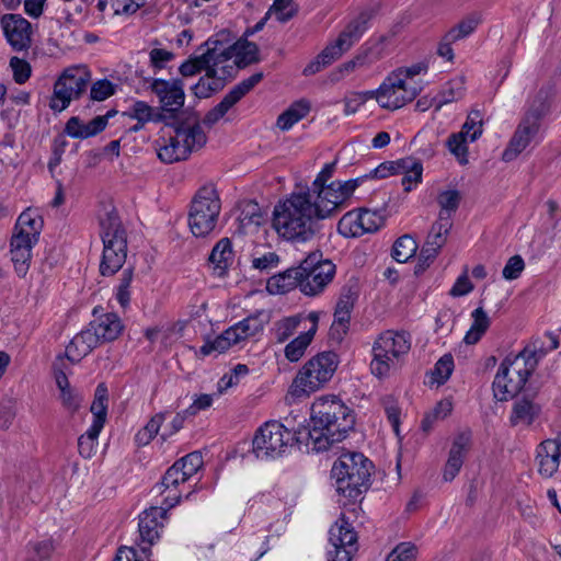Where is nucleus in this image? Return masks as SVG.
I'll return each instance as SVG.
<instances>
[{
    "instance_id": "f257e3e1",
    "label": "nucleus",
    "mask_w": 561,
    "mask_h": 561,
    "mask_svg": "<svg viewBox=\"0 0 561 561\" xmlns=\"http://www.w3.org/2000/svg\"><path fill=\"white\" fill-rule=\"evenodd\" d=\"M322 218L308 194L293 192L273 209L272 227L279 238L300 244L313 240L322 230Z\"/></svg>"
},
{
    "instance_id": "f03ea898",
    "label": "nucleus",
    "mask_w": 561,
    "mask_h": 561,
    "mask_svg": "<svg viewBox=\"0 0 561 561\" xmlns=\"http://www.w3.org/2000/svg\"><path fill=\"white\" fill-rule=\"evenodd\" d=\"M311 427L308 437L312 449L324 451L346 437L355 425L353 411L341 400L319 399L311 407Z\"/></svg>"
},
{
    "instance_id": "7ed1b4c3",
    "label": "nucleus",
    "mask_w": 561,
    "mask_h": 561,
    "mask_svg": "<svg viewBox=\"0 0 561 561\" xmlns=\"http://www.w3.org/2000/svg\"><path fill=\"white\" fill-rule=\"evenodd\" d=\"M546 355L537 342L528 344L516 355H507L501 363L493 380V393L497 401L515 397Z\"/></svg>"
},
{
    "instance_id": "20e7f679",
    "label": "nucleus",
    "mask_w": 561,
    "mask_h": 561,
    "mask_svg": "<svg viewBox=\"0 0 561 561\" xmlns=\"http://www.w3.org/2000/svg\"><path fill=\"white\" fill-rule=\"evenodd\" d=\"M373 470V462L362 453L348 451L334 461L331 478L340 495L356 501L369 489Z\"/></svg>"
},
{
    "instance_id": "39448f33",
    "label": "nucleus",
    "mask_w": 561,
    "mask_h": 561,
    "mask_svg": "<svg viewBox=\"0 0 561 561\" xmlns=\"http://www.w3.org/2000/svg\"><path fill=\"white\" fill-rule=\"evenodd\" d=\"M100 236L103 242V253L100 273L113 276L124 265L127 256L126 231L122 226L114 206H105L99 214Z\"/></svg>"
},
{
    "instance_id": "423d86ee",
    "label": "nucleus",
    "mask_w": 561,
    "mask_h": 561,
    "mask_svg": "<svg viewBox=\"0 0 561 561\" xmlns=\"http://www.w3.org/2000/svg\"><path fill=\"white\" fill-rule=\"evenodd\" d=\"M170 126L173 127L174 134L158 140V157L164 163L185 160L206 144L207 138L197 117L186 121L175 118Z\"/></svg>"
},
{
    "instance_id": "0eeeda50",
    "label": "nucleus",
    "mask_w": 561,
    "mask_h": 561,
    "mask_svg": "<svg viewBox=\"0 0 561 561\" xmlns=\"http://www.w3.org/2000/svg\"><path fill=\"white\" fill-rule=\"evenodd\" d=\"M411 350V336L404 331L387 330L373 345L370 370L382 378L399 369Z\"/></svg>"
},
{
    "instance_id": "6e6552de",
    "label": "nucleus",
    "mask_w": 561,
    "mask_h": 561,
    "mask_svg": "<svg viewBox=\"0 0 561 561\" xmlns=\"http://www.w3.org/2000/svg\"><path fill=\"white\" fill-rule=\"evenodd\" d=\"M221 210V202L214 185L201 187L188 213V226L195 237H206L216 227Z\"/></svg>"
},
{
    "instance_id": "1a4fd4ad",
    "label": "nucleus",
    "mask_w": 561,
    "mask_h": 561,
    "mask_svg": "<svg viewBox=\"0 0 561 561\" xmlns=\"http://www.w3.org/2000/svg\"><path fill=\"white\" fill-rule=\"evenodd\" d=\"M362 185V179L347 181H332L325 186L307 188L302 191L314 203V208L322 220L333 217L339 209L345 206L346 202Z\"/></svg>"
},
{
    "instance_id": "9d476101",
    "label": "nucleus",
    "mask_w": 561,
    "mask_h": 561,
    "mask_svg": "<svg viewBox=\"0 0 561 561\" xmlns=\"http://www.w3.org/2000/svg\"><path fill=\"white\" fill-rule=\"evenodd\" d=\"M91 73L84 66L66 68L54 83V93L49 106L55 112L66 110L72 100L85 92Z\"/></svg>"
},
{
    "instance_id": "9b49d317",
    "label": "nucleus",
    "mask_w": 561,
    "mask_h": 561,
    "mask_svg": "<svg viewBox=\"0 0 561 561\" xmlns=\"http://www.w3.org/2000/svg\"><path fill=\"white\" fill-rule=\"evenodd\" d=\"M295 434L282 423L270 421L264 423L253 438V453L259 459H274L283 455Z\"/></svg>"
},
{
    "instance_id": "f8f14e48",
    "label": "nucleus",
    "mask_w": 561,
    "mask_h": 561,
    "mask_svg": "<svg viewBox=\"0 0 561 561\" xmlns=\"http://www.w3.org/2000/svg\"><path fill=\"white\" fill-rule=\"evenodd\" d=\"M321 256V253L312 252L300 263V291L306 296L321 294L335 275V265Z\"/></svg>"
},
{
    "instance_id": "ddd939ff",
    "label": "nucleus",
    "mask_w": 561,
    "mask_h": 561,
    "mask_svg": "<svg viewBox=\"0 0 561 561\" xmlns=\"http://www.w3.org/2000/svg\"><path fill=\"white\" fill-rule=\"evenodd\" d=\"M420 92L421 85L416 82H405L390 73L381 85L370 93L381 107L397 110L413 101Z\"/></svg>"
},
{
    "instance_id": "4468645a",
    "label": "nucleus",
    "mask_w": 561,
    "mask_h": 561,
    "mask_svg": "<svg viewBox=\"0 0 561 561\" xmlns=\"http://www.w3.org/2000/svg\"><path fill=\"white\" fill-rule=\"evenodd\" d=\"M383 224L385 217L380 211L359 208L342 216L337 224V231L346 238H357L376 232Z\"/></svg>"
},
{
    "instance_id": "2eb2a0df",
    "label": "nucleus",
    "mask_w": 561,
    "mask_h": 561,
    "mask_svg": "<svg viewBox=\"0 0 561 561\" xmlns=\"http://www.w3.org/2000/svg\"><path fill=\"white\" fill-rule=\"evenodd\" d=\"M541 121L534 115H524L517 125L507 147L503 151L502 159L505 162L513 161L529 146H536L541 140Z\"/></svg>"
},
{
    "instance_id": "dca6fc26",
    "label": "nucleus",
    "mask_w": 561,
    "mask_h": 561,
    "mask_svg": "<svg viewBox=\"0 0 561 561\" xmlns=\"http://www.w3.org/2000/svg\"><path fill=\"white\" fill-rule=\"evenodd\" d=\"M332 549L328 551L330 561H351L357 550V535L342 515L329 530Z\"/></svg>"
},
{
    "instance_id": "f3484780",
    "label": "nucleus",
    "mask_w": 561,
    "mask_h": 561,
    "mask_svg": "<svg viewBox=\"0 0 561 561\" xmlns=\"http://www.w3.org/2000/svg\"><path fill=\"white\" fill-rule=\"evenodd\" d=\"M150 89L159 99L161 104V111L159 112L167 115V121L178 118V113L185 101L182 81L153 79Z\"/></svg>"
},
{
    "instance_id": "a211bd4d",
    "label": "nucleus",
    "mask_w": 561,
    "mask_h": 561,
    "mask_svg": "<svg viewBox=\"0 0 561 561\" xmlns=\"http://www.w3.org/2000/svg\"><path fill=\"white\" fill-rule=\"evenodd\" d=\"M482 121L479 111L471 112L458 133L451 134L446 145L451 154L462 165L468 163V147L467 139L470 141L477 140L482 135Z\"/></svg>"
},
{
    "instance_id": "6ab92c4d",
    "label": "nucleus",
    "mask_w": 561,
    "mask_h": 561,
    "mask_svg": "<svg viewBox=\"0 0 561 561\" xmlns=\"http://www.w3.org/2000/svg\"><path fill=\"white\" fill-rule=\"evenodd\" d=\"M262 72H256L234 85L224 99L204 116L203 123L213 126L221 119L228 111L247 95L261 80Z\"/></svg>"
},
{
    "instance_id": "aec40b11",
    "label": "nucleus",
    "mask_w": 561,
    "mask_h": 561,
    "mask_svg": "<svg viewBox=\"0 0 561 561\" xmlns=\"http://www.w3.org/2000/svg\"><path fill=\"white\" fill-rule=\"evenodd\" d=\"M0 24L10 46L16 50H27L32 44V25L21 14H4Z\"/></svg>"
},
{
    "instance_id": "412c9836",
    "label": "nucleus",
    "mask_w": 561,
    "mask_h": 561,
    "mask_svg": "<svg viewBox=\"0 0 561 561\" xmlns=\"http://www.w3.org/2000/svg\"><path fill=\"white\" fill-rule=\"evenodd\" d=\"M204 46L206 47L204 53L188 58L180 66L179 71L183 77H192L210 65L220 66L227 62V58L224 55L225 50L217 47L213 38H209Z\"/></svg>"
},
{
    "instance_id": "4be33fe9",
    "label": "nucleus",
    "mask_w": 561,
    "mask_h": 561,
    "mask_svg": "<svg viewBox=\"0 0 561 561\" xmlns=\"http://www.w3.org/2000/svg\"><path fill=\"white\" fill-rule=\"evenodd\" d=\"M232 65L221 64L220 66H209L205 69V76L201 77L198 82L192 88L195 96L198 99L209 98L224 89L226 79L230 76Z\"/></svg>"
},
{
    "instance_id": "5701e85b",
    "label": "nucleus",
    "mask_w": 561,
    "mask_h": 561,
    "mask_svg": "<svg viewBox=\"0 0 561 561\" xmlns=\"http://www.w3.org/2000/svg\"><path fill=\"white\" fill-rule=\"evenodd\" d=\"M164 507H150L139 515L138 530L140 539L148 547H141L146 552L160 537V531L163 527L162 519L165 514Z\"/></svg>"
},
{
    "instance_id": "b1692460",
    "label": "nucleus",
    "mask_w": 561,
    "mask_h": 561,
    "mask_svg": "<svg viewBox=\"0 0 561 561\" xmlns=\"http://www.w3.org/2000/svg\"><path fill=\"white\" fill-rule=\"evenodd\" d=\"M188 477L183 474L176 462H174L162 477L161 483L156 485L159 493L163 496L162 505L165 508L174 507L181 499L179 485L185 483Z\"/></svg>"
},
{
    "instance_id": "393cba45",
    "label": "nucleus",
    "mask_w": 561,
    "mask_h": 561,
    "mask_svg": "<svg viewBox=\"0 0 561 561\" xmlns=\"http://www.w3.org/2000/svg\"><path fill=\"white\" fill-rule=\"evenodd\" d=\"M216 46L220 47L227 58V65L234 57L233 64L239 68L247 67L248 65L259 61V47L255 43L248 39H239L232 45H226L224 42L214 39Z\"/></svg>"
},
{
    "instance_id": "a878e982",
    "label": "nucleus",
    "mask_w": 561,
    "mask_h": 561,
    "mask_svg": "<svg viewBox=\"0 0 561 561\" xmlns=\"http://www.w3.org/2000/svg\"><path fill=\"white\" fill-rule=\"evenodd\" d=\"M561 458V442L559 439H546L537 447L536 460L538 472L543 478H551L559 468Z\"/></svg>"
},
{
    "instance_id": "bb28decb",
    "label": "nucleus",
    "mask_w": 561,
    "mask_h": 561,
    "mask_svg": "<svg viewBox=\"0 0 561 561\" xmlns=\"http://www.w3.org/2000/svg\"><path fill=\"white\" fill-rule=\"evenodd\" d=\"M115 114L116 111L111 110L105 115L96 116L88 123L81 121L78 116H72L68 119L65 131L72 138L85 139L93 137L105 129L108 118Z\"/></svg>"
},
{
    "instance_id": "cd10ccee",
    "label": "nucleus",
    "mask_w": 561,
    "mask_h": 561,
    "mask_svg": "<svg viewBox=\"0 0 561 561\" xmlns=\"http://www.w3.org/2000/svg\"><path fill=\"white\" fill-rule=\"evenodd\" d=\"M36 243L37 240L25 238L18 233H13L11 238V260L20 277H24L30 268L32 249Z\"/></svg>"
},
{
    "instance_id": "c85d7f7f",
    "label": "nucleus",
    "mask_w": 561,
    "mask_h": 561,
    "mask_svg": "<svg viewBox=\"0 0 561 561\" xmlns=\"http://www.w3.org/2000/svg\"><path fill=\"white\" fill-rule=\"evenodd\" d=\"M268 320L270 317L267 312L256 311L254 314L247 317L227 330L237 345L240 342L262 332Z\"/></svg>"
},
{
    "instance_id": "c756f323",
    "label": "nucleus",
    "mask_w": 561,
    "mask_h": 561,
    "mask_svg": "<svg viewBox=\"0 0 561 561\" xmlns=\"http://www.w3.org/2000/svg\"><path fill=\"white\" fill-rule=\"evenodd\" d=\"M541 405L533 399L520 397L517 398L512 407L510 414L511 426L529 427L541 414Z\"/></svg>"
},
{
    "instance_id": "7c9ffc66",
    "label": "nucleus",
    "mask_w": 561,
    "mask_h": 561,
    "mask_svg": "<svg viewBox=\"0 0 561 561\" xmlns=\"http://www.w3.org/2000/svg\"><path fill=\"white\" fill-rule=\"evenodd\" d=\"M99 345L98 337L91 327L78 333L67 345L65 356L72 364L79 363Z\"/></svg>"
},
{
    "instance_id": "2f4dec72",
    "label": "nucleus",
    "mask_w": 561,
    "mask_h": 561,
    "mask_svg": "<svg viewBox=\"0 0 561 561\" xmlns=\"http://www.w3.org/2000/svg\"><path fill=\"white\" fill-rule=\"evenodd\" d=\"M308 362L299 369L291 386L290 394L296 398L309 396L321 389L327 382L310 370Z\"/></svg>"
},
{
    "instance_id": "473e14b6",
    "label": "nucleus",
    "mask_w": 561,
    "mask_h": 561,
    "mask_svg": "<svg viewBox=\"0 0 561 561\" xmlns=\"http://www.w3.org/2000/svg\"><path fill=\"white\" fill-rule=\"evenodd\" d=\"M468 443L469 436L467 434H459L455 438L443 472V479L446 482L453 481L460 471Z\"/></svg>"
},
{
    "instance_id": "72a5a7b5",
    "label": "nucleus",
    "mask_w": 561,
    "mask_h": 561,
    "mask_svg": "<svg viewBox=\"0 0 561 561\" xmlns=\"http://www.w3.org/2000/svg\"><path fill=\"white\" fill-rule=\"evenodd\" d=\"M90 327L98 337L99 343L116 340L123 330L119 317L112 312L103 314L95 322L90 323Z\"/></svg>"
},
{
    "instance_id": "f704fd0d",
    "label": "nucleus",
    "mask_w": 561,
    "mask_h": 561,
    "mask_svg": "<svg viewBox=\"0 0 561 561\" xmlns=\"http://www.w3.org/2000/svg\"><path fill=\"white\" fill-rule=\"evenodd\" d=\"M300 265L268 278L266 288L271 294H285L296 287L300 289Z\"/></svg>"
},
{
    "instance_id": "c9c22d12",
    "label": "nucleus",
    "mask_w": 561,
    "mask_h": 561,
    "mask_svg": "<svg viewBox=\"0 0 561 561\" xmlns=\"http://www.w3.org/2000/svg\"><path fill=\"white\" fill-rule=\"evenodd\" d=\"M311 110V104L306 99L295 101L286 111H284L276 121V126L280 130H289L296 123L305 118Z\"/></svg>"
},
{
    "instance_id": "e433bc0d",
    "label": "nucleus",
    "mask_w": 561,
    "mask_h": 561,
    "mask_svg": "<svg viewBox=\"0 0 561 561\" xmlns=\"http://www.w3.org/2000/svg\"><path fill=\"white\" fill-rule=\"evenodd\" d=\"M308 364L313 374L328 382L331 380L337 368L339 359L337 355L333 352H322L311 357L308 360Z\"/></svg>"
},
{
    "instance_id": "4c0bfd02",
    "label": "nucleus",
    "mask_w": 561,
    "mask_h": 561,
    "mask_svg": "<svg viewBox=\"0 0 561 561\" xmlns=\"http://www.w3.org/2000/svg\"><path fill=\"white\" fill-rule=\"evenodd\" d=\"M310 318L313 321L312 327L306 331L300 333L296 339L289 342L285 347V357L289 362H298L305 354L307 347L311 343L316 331H317V317L313 313H310Z\"/></svg>"
},
{
    "instance_id": "58836bf2",
    "label": "nucleus",
    "mask_w": 561,
    "mask_h": 561,
    "mask_svg": "<svg viewBox=\"0 0 561 561\" xmlns=\"http://www.w3.org/2000/svg\"><path fill=\"white\" fill-rule=\"evenodd\" d=\"M233 252L230 239H220L209 254V262L214 265L219 276H222L232 262Z\"/></svg>"
},
{
    "instance_id": "ea45409f",
    "label": "nucleus",
    "mask_w": 561,
    "mask_h": 561,
    "mask_svg": "<svg viewBox=\"0 0 561 561\" xmlns=\"http://www.w3.org/2000/svg\"><path fill=\"white\" fill-rule=\"evenodd\" d=\"M42 227V218L31 209H27L19 216L14 227V233L38 241Z\"/></svg>"
},
{
    "instance_id": "a19ab883",
    "label": "nucleus",
    "mask_w": 561,
    "mask_h": 561,
    "mask_svg": "<svg viewBox=\"0 0 561 561\" xmlns=\"http://www.w3.org/2000/svg\"><path fill=\"white\" fill-rule=\"evenodd\" d=\"M375 11L373 9H366L362 11L354 20H352L345 30L340 34L350 45L353 46L368 30L370 20L373 19Z\"/></svg>"
},
{
    "instance_id": "79ce46f5",
    "label": "nucleus",
    "mask_w": 561,
    "mask_h": 561,
    "mask_svg": "<svg viewBox=\"0 0 561 561\" xmlns=\"http://www.w3.org/2000/svg\"><path fill=\"white\" fill-rule=\"evenodd\" d=\"M124 115L141 123L163 122L167 125H169V123L167 122V115L164 113H160L159 111H154V108L145 101L134 102L129 106V108L126 112H124Z\"/></svg>"
},
{
    "instance_id": "37998d69",
    "label": "nucleus",
    "mask_w": 561,
    "mask_h": 561,
    "mask_svg": "<svg viewBox=\"0 0 561 561\" xmlns=\"http://www.w3.org/2000/svg\"><path fill=\"white\" fill-rule=\"evenodd\" d=\"M400 173L403 174L401 184L405 192H410L414 185L422 181L423 165L422 163L411 157L400 159Z\"/></svg>"
},
{
    "instance_id": "c03bdc74",
    "label": "nucleus",
    "mask_w": 561,
    "mask_h": 561,
    "mask_svg": "<svg viewBox=\"0 0 561 561\" xmlns=\"http://www.w3.org/2000/svg\"><path fill=\"white\" fill-rule=\"evenodd\" d=\"M471 318V327L463 337L466 344L478 343L490 327V318L482 307L474 309Z\"/></svg>"
},
{
    "instance_id": "a18cd8bd",
    "label": "nucleus",
    "mask_w": 561,
    "mask_h": 561,
    "mask_svg": "<svg viewBox=\"0 0 561 561\" xmlns=\"http://www.w3.org/2000/svg\"><path fill=\"white\" fill-rule=\"evenodd\" d=\"M107 388L100 383L94 392V400L91 404V413L93 414L92 426H96L99 428H103L106 415H107Z\"/></svg>"
},
{
    "instance_id": "49530a36",
    "label": "nucleus",
    "mask_w": 561,
    "mask_h": 561,
    "mask_svg": "<svg viewBox=\"0 0 561 561\" xmlns=\"http://www.w3.org/2000/svg\"><path fill=\"white\" fill-rule=\"evenodd\" d=\"M451 227L453 221L449 216H438L431 227L425 244L439 250L446 243Z\"/></svg>"
},
{
    "instance_id": "de8ad7c7",
    "label": "nucleus",
    "mask_w": 561,
    "mask_h": 561,
    "mask_svg": "<svg viewBox=\"0 0 561 561\" xmlns=\"http://www.w3.org/2000/svg\"><path fill=\"white\" fill-rule=\"evenodd\" d=\"M233 345H236V343L232 340L231 334L228 332V330H225L214 340H207L204 345L201 346L199 351L196 352V355L198 358H205L206 356H210L213 354L219 355Z\"/></svg>"
},
{
    "instance_id": "09e8293b",
    "label": "nucleus",
    "mask_w": 561,
    "mask_h": 561,
    "mask_svg": "<svg viewBox=\"0 0 561 561\" xmlns=\"http://www.w3.org/2000/svg\"><path fill=\"white\" fill-rule=\"evenodd\" d=\"M553 93V87L550 84L540 88L525 114L534 115L537 119L541 121L549 111V104Z\"/></svg>"
},
{
    "instance_id": "8fccbe9b",
    "label": "nucleus",
    "mask_w": 561,
    "mask_h": 561,
    "mask_svg": "<svg viewBox=\"0 0 561 561\" xmlns=\"http://www.w3.org/2000/svg\"><path fill=\"white\" fill-rule=\"evenodd\" d=\"M381 58L379 45L359 51L352 60L342 65L341 70L351 72L356 68L368 67Z\"/></svg>"
},
{
    "instance_id": "3c124183",
    "label": "nucleus",
    "mask_w": 561,
    "mask_h": 561,
    "mask_svg": "<svg viewBox=\"0 0 561 561\" xmlns=\"http://www.w3.org/2000/svg\"><path fill=\"white\" fill-rule=\"evenodd\" d=\"M301 318L299 316H291L274 323L272 329V336L277 343L287 341L298 329Z\"/></svg>"
},
{
    "instance_id": "603ef678",
    "label": "nucleus",
    "mask_w": 561,
    "mask_h": 561,
    "mask_svg": "<svg viewBox=\"0 0 561 561\" xmlns=\"http://www.w3.org/2000/svg\"><path fill=\"white\" fill-rule=\"evenodd\" d=\"M417 250L416 241L409 234L398 238L392 247V257L399 263H405Z\"/></svg>"
},
{
    "instance_id": "864d4df0",
    "label": "nucleus",
    "mask_w": 561,
    "mask_h": 561,
    "mask_svg": "<svg viewBox=\"0 0 561 561\" xmlns=\"http://www.w3.org/2000/svg\"><path fill=\"white\" fill-rule=\"evenodd\" d=\"M461 201L460 192L457 190L443 191L437 196V204L440 207L438 216H449L456 213Z\"/></svg>"
},
{
    "instance_id": "5fc2aeb1",
    "label": "nucleus",
    "mask_w": 561,
    "mask_h": 561,
    "mask_svg": "<svg viewBox=\"0 0 561 561\" xmlns=\"http://www.w3.org/2000/svg\"><path fill=\"white\" fill-rule=\"evenodd\" d=\"M479 24L480 18L476 14H471L461 20L457 25L447 32V39L460 41L473 33Z\"/></svg>"
},
{
    "instance_id": "6e6d98bb",
    "label": "nucleus",
    "mask_w": 561,
    "mask_h": 561,
    "mask_svg": "<svg viewBox=\"0 0 561 561\" xmlns=\"http://www.w3.org/2000/svg\"><path fill=\"white\" fill-rule=\"evenodd\" d=\"M101 431L102 428L91 425L88 431L78 438V451L83 458H91L94 455Z\"/></svg>"
},
{
    "instance_id": "4d7b16f0",
    "label": "nucleus",
    "mask_w": 561,
    "mask_h": 561,
    "mask_svg": "<svg viewBox=\"0 0 561 561\" xmlns=\"http://www.w3.org/2000/svg\"><path fill=\"white\" fill-rule=\"evenodd\" d=\"M454 358L450 354L443 355L435 364L434 369L432 370V380L437 385L445 383L453 370H454Z\"/></svg>"
},
{
    "instance_id": "13d9d810",
    "label": "nucleus",
    "mask_w": 561,
    "mask_h": 561,
    "mask_svg": "<svg viewBox=\"0 0 561 561\" xmlns=\"http://www.w3.org/2000/svg\"><path fill=\"white\" fill-rule=\"evenodd\" d=\"M352 46L350 42H346L344 37L339 35V37L331 44H329L320 54V58L328 66L333 61L339 59L345 51H347Z\"/></svg>"
},
{
    "instance_id": "bf43d9fd",
    "label": "nucleus",
    "mask_w": 561,
    "mask_h": 561,
    "mask_svg": "<svg viewBox=\"0 0 561 561\" xmlns=\"http://www.w3.org/2000/svg\"><path fill=\"white\" fill-rule=\"evenodd\" d=\"M54 550L51 540L45 539L37 542H31L27 546V557L25 561L47 560Z\"/></svg>"
},
{
    "instance_id": "052dcab7",
    "label": "nucleus",
    "mask_w": 561,
    "mask_h": 561,
    "mask_svg": "<svg viewBox=\"0 0 561 561\" xmlns=\"http://www.w3.org/2000/svg\"><path fill=\"white\" fill-rule=\"evenodd\" d=\"M400 160L398 161H386L380 163L377 168L371 170L369 173L358 176L362 179V184L369 179H385L393 174L400 173Z\"/></svg>"
},
{
    "instance_id": "680f3d73",
    "label": "nucleus",
    "mask_w": 561,
    "mask_h": 561,
    "mask_svg": "<svg viewBox=\"0 0 561 561\" xmlns=\"http://www.w3.org/2000/svg\"><path fill=\"white\" fill-rule=\"evenodd\" d=\"M185 477L192 478L203 467V456L199 451H193L175 461Z\"/></svg>"
},
{
    "instance_id": "e2e57ef3",
    "label": "nucleus",
    "mask_w": 561,
    "mask_h": 561,
    "mask_svg": "<svg viewBox=\"0 0 561 561\" xmlns=\"http://www.w3.org/2000/svg\"><path fill=\"white\" fill-rule=\"evenodd\" d=\"M463 96V82L462 80H453L442 90L440 99L437 104L439 108L443 104L457 101Z\"/></svg>"
},
{
    "instance_id": "0e129e2a",
    "label": "nucleus",
    "mask_w": 561,
    "mask_h": 561,
    "mask_svg": "<svg viewBox=\"0 0 561 561\" xmlns=\"http://www.w3.org/2000/svg\"><path fill=\"white\" fill-rule=\"evenodd\" d=\"M133 270L126 268L123 271L122 276L119 278V284L116 290V299L123 308L127 307L130 301L129 286L133 280Z\"/></svg>"
},
{
    "instance_id": "69168bd1",
    "label": "nucleus",
    "mask_w": 561,
    "mask_h": 561,
    "mask_svg": "<svg viewBox=\"0 0 561 561\" xmlns=\"http://www.w3.org/2000/svg\"><path fill=\"white\" fill-rule=\"evenodd\" d=\"M116 85L107 79L95 81L90 91V96L94 101H104L115 93Z\"/></svg>"
},
{
    "instance_id": "338daca9",
    "label": "nucleus",
    "mask_w": 561,
    "mask_h": 561,
    "mask_svg": "<svg viewBox=\"0 0 561 561\" xmlns=\"http://www.w3.org/2000/svg\"><path fill=\"white\" fill-rule=\"evenodd\" d=\"M10 67L13 71V79L16 83L23 84L30 79L32 69L26 60L19 57H12L10 59Z\"/></svg>"
},
{
    "instance_id": "774afa93",
    "label": "nucleus",
    "mask_w": 561,
    "mask_h": 561,
    "mask_svg": "<svg viewBox=\"0 0 561 561\" xmlns=\"http://www.w3.org/2000/svg\"><path fill=\"white\" fill-rule=\"evenodd\" d=\"M416 547L411 542L399 543L388 556L386 561H414Z\"/></svg>"
}]
</instances>
